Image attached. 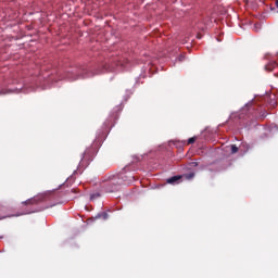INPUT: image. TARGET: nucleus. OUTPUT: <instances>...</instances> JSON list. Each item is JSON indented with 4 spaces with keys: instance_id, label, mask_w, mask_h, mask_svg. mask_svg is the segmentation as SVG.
Instances as JSON below:
<instances>
[{
    "instance_id": "ddd939ff",
    "label": "nucleus",
    "mask_w": 278,
    "mask_h": 278,
    "mask_svg": "<svg viewBox=\"0 0 278 278\" xmlns=\"http://www.w3.org/2000/svg\"><path fill=\"white\" fill-rule=\"evenodd\" d=\"M255 31H260V25L254 26Z\"/></svg>"
},
{
    "instance_id": "f03ea898",
    "label": "nucleus",
    "mask_w": 278,
    "mask_h": 278,
    "mask_svg": "<svg viewBox=\"0 0 278 278\" xmlns=\"http://www.w3.org/2000/svg\"><path fill=\"white\" fill-rule=\"evenodd\" d=\"M92 157H94V151L92 148H88L80 160V166H88L90 162H92Z\"/></svg>"
},
{
    "instance_id": "9d476101",
    "label": "nucleus",
    "mask_w": 278,
    "mask_h": 278,
    "mask_svg": "<svg viewBox=\"0 0 278 278\" xmlns=\"http://www.w3.org/2000/svg\"><path fill=\"white\" fill-rule=\"evenodd\" d=\"M239 149L236 147V144H232L231 146V153L235 154V153H238Z\"/></svg>"
},
{
    "instance_id": "7ed1b4c3",
    "label": "nucleus",
    "mask_w": 278,
    "mask_h": 278,
    "mask_svg": "<svg viewBox=\"0 0 278 278\" xmlns=\"http://www.w3.org/2000/svg\"><path fill=\"white\" fill-rule=\"evenodd\" d=\"M42 201V197H36L24 202V205H36Z\"/></svg>"
},
{
    "instance_id": "f257e3e1",
    "label": "nucleus",
    "mask_w": 278,
    "mask_h": 278,
    "mask_svg": "<svg viewBox=\"0 0 278 278\" xmlns=\"http://www.w3.org/2000/svg\"><path fill=\"white\" fill-rule=\"evenodd\" d=\"M126 176H110L109 180L104 184L103 190L104 192H118L124 181H134V177H130L129 180L125 178Z\"/></svg>"
},
{
    "instance_id": "423d86ee",
    "label": "nucleus",
    "mask_w": 278,
    "mask_h": 278,
    "mask_svg": "<svg viewBox=\"0 0 278 278\" xmlns=\"http://www.w3.org/2000/svg\"><path fill=\"white\" fill-rule=\"evenodd\" d=\"M109 214L106 212L99 213L96 218H102V220H108Z\"/></svg>"
},
{
    "instance_id": "9b49d317",
    "label": "nucleus",
    "mask_w": 278,
    "mask_h": 278,
    "mask_svg": "<svg viewBox=\"0 0 278 278\" xmlns=\"http://www.w3.org/2000/svg\"><path fill=\"white\" fill-rule=\"evenodd\" d=\"M99 197H101V194H99V193H93V194H91V200H93V199H99Z\"/></svg>"
},
{
    "instance_id": "39448f33",
    "label": "nucleus",
    "mask_w": 278,
    "mask_h": 278,
    "mask_svg": "<svg viewBox=\"0 0 278 278\" xmlns=\"http://www.w3.org/2000/svg\"><path fill=\"white\" fill-rule=\"evenodd\" d=\"M277 62H270L267 65H265V71H267L268 73H271V71L274 68H277Z\"/></svg>"
},
{
    "instance_id": "6e6552de",
    "label": "nucleus",
    "mask_w": 278,
    "mask_h": 278,
    "mask_svg": "<svg viewBox=\"0 0 278 278\" xmlns=\"http://www.w3.org/2000/svg\"><path fill=\"white\" fill-rule=\"evenodd\" d=\"M67 77H68V79H71L72 81H75V79H79V78L84 79L85 76H81V77H79V76H67Z\"/></svg>"
},
{
    "instance_id": "f8f14e48",
    "label": "nucleus",
    "mask_w": 278,
    "mask_h": 278,
    "mask_svg": "<svg viewBox=\"0 0 278 278\" xmlns=\"http://www.w3.org/2000/svg\"><path fill=\"white\" fill-rule=\"evenodd\" d=\"M193 177H194V173L188 174V175L186 176L187 179H192Z\"/></svg>"
},
{
    "instance_id": "2eb2a0df",
    "label": "nucleus",
    "mask_w": 278,
    "mask_h": 278,
    "mask_svg": "<svg viewBox=\"0 0 278 278\" xmlns=\"http://www.w3.org/2000/svg\"><path fill=\"white\" fill-rule=\"evenodd\" d=\"M198 38H201V36L198 35Z\"/></svg>"
},
{
    "instance_id": "4468645a",
    "label": "nucleus",
    "mask_w": 278,
    "mask_h": 278,
    "mask_svg": "<svg viewBox=\"0 0 278 278\" xmlns=\"http://www.w3.org/2000/svg\"><path fill=\"white\" fill-rule=\"evenodd\" d=\"M191 164H192V166H199L198 162H192Z\"/></svg>"
},
{
    "instance_id": "1a4fd4ad",
    "label": "nucleus",
    "mask_w": 278,
    "mask_h": 278,
    "mask_svg": "<svg viewBox=\"0 0 278 278\" xmlns=\"http://www.w3.org/2000/svg\"><path fill=\"white\" fill-rule=\"evenodd\" d=\"M252 105H253V103H248V104L242 109V112L249 111Z\"/></svg>"
},
{
    "instance_id": "0eeeda50",
    "label": "nucleus",
    "mask_w": 278,
    "mask_h": 278,
    "mask_svg": "<svg viewBox=\"0 0 278 278\" xmlns=\"http://www.w3.org/2000/svg\"><path fill=\"white\" fill-rule=\"evenodd\" d=\"M197 142V137H191L188 139L187 144H194Z\"/></svg>"
},
{
    "instance_id": "20e7f679",
    "label": "nucleus",
    "mask_w": 278,
    "mask_h": 278,
    "mask_svg": "<svg viewBox=\"0 0 278 278\" xmlns=\"http://www.w3.org/2000/svg\"><path fill=\"white\" fill-rule=\"evenodd\" d=\"M181 181V176H173L166 180L167 184L175 185Z\"/></svg>"
}]
</instances>
